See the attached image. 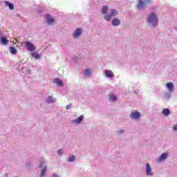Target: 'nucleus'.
Returning a JSON list of instances; mask_svg holds the SVG:
<instances>
[{
	"instance_id": "1",
	"label": "nucleus",
	"mask_w": 177,
	"mask_h": 177,
	"mask_svg": "<svg viewBox=\"0 0 177 177\" xmlns=\"http://www.w3.org/2000/svg\"><path fill=\"white\" fill-rule=\"evenodd\" d=\"M147 21L151 27H156L157 26V23H158V19H157V16L154 12H152L147 19Z\"/></svg>"
},
{
	"instance_id": "2",
	"label": "nucleus",
	"mask_w": 177,
	"mask_h": 177,
	"mask_svg": "<svg viewBox=\"0 0 177 177\" xmlns=\"http://www.w3.org/2000/svg\"><path fill=\"white\" fill-rule=\"evenodd\" d=\"M151 1L150 0H145V1L140 0L138 5L137 8L138 9H143L145 6H146L147 3H151Z\"/></svg>"
},
{
	"instance_id": "3",
	"label": "nucleus",
	"mask_w": 177,
	"mask_h": 177,
	"mask_svg": "<svg viewBox=\"0 0 177 177\" xmlns=\"http://www.w3.org/2000/svg\"><path fill=\"white\" fill-rule=\"evenodd\" d=\"M26 46L28 50H29L30 52H32V50H35V49H36L35 46H34V44H32V43H31L30 41L26 42Z\"/></svg>"
},
{
	"instance_id": "4",
	"label": "nucleus",
	"mask_w": 177,
	"mask_h": 177,
	"mask_svg": "<svg viewBox=\"0 0 177 177\" xmlns=\"http://www.w3.org/2000/svg\"><path fill=\"white\" fill-rule=\"evenodd\" d=\"M39 167L42 168L40 173V176L44 177L45 176V173L46 172V165H45V162H41Z\"/></svg>"
},
{
	"instance_id": "5",
	"label": "nucleus",
	"mask_w": 177,
	"mask_h": 177,
	"mask_svg": "<svg viewBox=\"0 0 177 177\" xmlns=\"http://www.w3.org/2000/svg\"><path fill=\"white\" fill-rule=\"evenodd\" d=\"M45 18L46 19L48 24L50 26L52 24H54L55 23V18L52 17L50 15L46 14L45 15Z\"/></svg>"
},
{
	"instance_id": "6",
	"label": "nucleus",
	"mask_w": 177,
	"mask_h": 177,
	"mask_svg": "<svg viewBox=\"0 0 177 177\" xmlns=\"http://www.w3.org/2000/svg\"><path fill=\"white\" fill-rule=\"evenodd\" d=\"M146 174L147 175H150L151 176H153V173H151V166L150 164L147 163L146 165Z\"/></svg>"
},
{
	"instance_id": "7",
	"label": "nucleus",
	"mask_w": 177,
	"mask_h": 177,
	"mask_svg": "<svg viewBox=\"0 0 177 177\" xmlns=\"http://www.w3.org/2000/svg\"><path fill=\"white\" fill-rule=\"evenodd\" d=\"M81 34H82V29L77 28L76 29L75 32L73 33V37L75 38H78V37H80Z\"/></svg>"
},
{
	"instance_id": "8",
	"label": "nucleus",
	"mask_w": 177,
	"mask_h": 177,
	"mask_svg": "<svg viewBox=\"0 0 177 177\" xmlns=\"http://www.w3.org/2000/svg\"><path fill=\"white\" fill-rule=\"evenodd\" d=\"M130 116L131 118L138 120V118H140V113L139 112H132Z\"/></svg>"
},
{
	"instance_id": "9",
	"label": "nucleus",
	"mask_w": 177,
	"mask_h": 177,
	"mask_svg": "<svg viewBox=\"0 0 177 177\" xmlns=\"http://www.w3.org/2000/svg\"><path fill=\"white\" fill-rule=\"evenodd\" d=\"M168 157V153H163L160 156V157L158 158L159 161H164V160H167V158Z\"/></svg>"
},
{
	"instance_id": "10",
	"label": "nucleus",
	"mask_w": 177,
	"mask_h": 177,
	"mask_svg": "<svg viewBox=\"0 0 177 177\" xmlns=\"http://www.w3.org/2000/svg\"><path fill=\"white\" fill-rule=\"evenodd\" d=\"M120 19L115 18L113 19L112 21V26H114L115 27L117 26H120Z\"/></svg>"
},
{
	"instance_id": "11",
	"label": "nucleus",
	"mask_w": 177,
	"mask_h": 177,
	"mask_svg": "<svg viewBox=\"0 0 177 177\" xmlns=\"http://www.w3.org/2000/svg\"><path fill=\"white\" fill-rule=\"evenodd\" d=\"M82 120H84V115H80L77 119L73 120L75 124H81Z\"/></svg>"
},
{
	"instance_id": "12",
	"label": "nucleus",
	"mask_w": 177,
	"mask_h": 177,
	"mask_svg": "<svg viewBox=\"0 0 177 177\" xmlns=\"http://www.w3.org/2000/svg\"><path fill=\"white\" fill-rule=\"evenodd\" d=\"M4 3H6V5H7V6H8V8L10 9V10H13L15 9V6H13V3L8 1H5Z\"/></svg>"
},
{
	"instance_id": "13",
	"label": "nucleus",
	"mask_w": 177,
	"mask_h": 177,
	"mask_svg": "<svg viewBox=\"0 0 177 177\" xmlns=\"http://www.w3.org/2000/svg\"><path fill=\"white\" fill-rule=\"evenodd\" d=\"M166 86L167 89H169L170 92H172L174 91V84H172V82H168Z\"/></svg>"
},
{
	"instance_id": "14",
	"label": "nucleus",
	"mask_w": 177,
	"mask_h": 177,
	"mask_svg": "<svg viewBox=\"0 0 177 177\" xmlns=\"http://www.w3.org/2000/svg\"><path fill=\"white\" fill-rule=\"evenodd\" d=\"M105 75L109 78L114 77V73L111 71H105Z\"/></svg>"
},
{
	"instance_id": "15",
	"label": "nucleus",
	"mask_w": 177,
	"mask_h": 177,
	"mask_svg": "<svg viewBox=\"0 0 177 177\" xmlns=\"http://www.w3.org/2000/svg\"><path fill=\"white\" fill-rule=\"evenodd\" d=\"M162 114L163 115H165V117H168L171 114V111L168 109H165L162 110Z\"/></svg>"
},
{
	"instance_id": "16",
	"label": "nucleus",
	"mask_w": 177,
	"mask_h": 177,
	"mask_svg": "<svg viewBox=\"0 0 177 177\" xmlns=\"http://www.w3.org/2000/svg\"><path fill=\"white\" fill-rule=\"evenodd\" d=\"M54 82L58 85V86H63V81L60 79H55Z\"/></svg>"
},
{
	"instance_id": "17",
	"label": "nucleus",
	"mask_w": 177,
	"mask_h": 177,
	"mask_svg": "<svg viewBox=\"0 0 177 177\" xmlns=\"http://www.w3.org/2000/svg\"><path fill=\"white\" fill-rule=\"evenodd\" d=\"M107 10H109V7H107V6H103L102 8V15H106Z\"/></svg>"
},
{
	"instance_id": "18",
	"label": "nucleus",
	"mask_w": 177,
	"mask_h": 177,
	"mask_svg": "<svg viewBox=\"0 0 177 177\" xmlns=\"http://www.w3.org/2000/svg\"><path fill=\"white\" fill-rule=\"evenodd\" d=\"M1 44H3V45H8V39H6V37H2L1 38Z\"/></svg>"
},
{
	"instance_id": "19",
	"label": "nucleus",
	"mask_w": 177,
	"mask_h": 177,
	"mask_svg": "<svg viewBox=\"0 0 177 177\" xmlns=\"http://www.w3.org/2000/svg\"><path fill=\"white\" fill-rule=\"evenodd\" d=\"M10 52L12 55H16L17 53V50L15 47H10Z\"/></svg>"
},
{
	"instance_id": "20",
	"label": "nucleus",
	"mask_w": 177,
	"mask_h": 177,
	"mask_svg": "<svg viewBox=\"0 0 177 177\" xmlns=\"http://www.w3.org/2000/svg\"><path fill=\"white\" fill-rule=\"evenodd\" d=\"M117 15H118V12L115 10H111V16L112 17H115L117 16Z\"/></svg>"
},
{
	"instance_id": "21",
	"label": "nucleus",
	"mask_w": 177,
	"mask_h": 177,
	"mask_svg": "<svg viewBox=\"0 0 177 177\" xmlns=\"http://www.w3.org/2000/svg\"><path fill=\"white\" fill-rule=\"evenodd\" d=\"M109 97H110V100H111V102H115V100H117V97L115 95H114V94L109 95Z\"/></svg>"
},
{
	"instance_id": "22",
	"label": "nucleus",
	"mask_w": 177,
	"mask_h": 177,
	"mask_svg": "<svg viewBox=\"0 0 177 177\" xmlns=\"http://www.w3.org/2000/svg\"><path fill=\"white\" fill-rule=\"evenodd\" d=\"M46 102L47 103H53L55 102V100H53V97L52 96H48Z\"/></svg>"
},
{
	"instance_id": "23",
	"label": "nucleus",
	"mask_w": 177,
	"mask_h": 177,
	"mask_svg": "<svg viewBox=\"0 0 177 177\" xmlns=\"http://www.w3.org/2000/svg\"><path fill=\"white\" fill-rule=\"evenodd\" d=\"M104 17L105 20H106L107 21H109V20H111V15H105Z\"/></svg>"
},
{
	"instance_id": "24",
	"label": "nucleus",
	"mask_w": 177,
	"mask_h": 177,
	"mask_svg": "<svg viewBox=\"0 0 177 177\" xmlns=\"http://www.w3.org/2000/svg\"><path fill=\"white\" fill-rule=\"evenodd\" d=\"M31 55L35 58V59H39V55H38V53H32Z\"/></svg>"
},
{
	"instance_id": "25",
	"label": "nucleus",
	"mask_w": 177,
	"mask_h": 177,
	"mask_svg": "<svg viewBox=\"0 0 177 177\" xmlns=\"http://www.w3.org/2000/svg\"><path fill=\"white\" fill-rule=\"evenodd\" d=\"M91 69H87L84 71V75H89V74H91Z\"/></svg>"
},
{
	"instance_id": "26",
	"label": "nucleus",
	"mask_w": 177,
	"mask_h": 177,
	"mask_svg": "<svg viewBox=\"0 0 177 177\" xmlns=\"http://www.w3.org/2000/svg\"><path fill=\"white\" fill-rule=\"evenodd\" d=\"M74 160H75V156H72L69 157L68 161H69V162H73V161H74Z\"/></svg>"
},
{
	"instance_id": "27",
	"label": "nucleus",
	"mask_w": 177,
	"mask_h": 177,
	"mask_svg": "<svg viewBox=\"0 0 177 177\" xmlns=\"http://www.w3.org/2000/svg\"><path fill=\"white\" fill-rule=\"evenodd\" d=\"M173 131H177V124H175V125L173 127Z\"/></svg>"
},
{
	"instance_id": "28",
	"label": "nucleus",
	"mask_w": 177,
	"mask_h": 177,
	"mask_svg": "<svg viewBox=\"0 0 177 177\" xmlns=\"http://www.w3.org/2000/svg\"><path fill=\"white\" fill-rule=\"evenodd\" d=\"M58 154H63V150L59 149L58 150Z\"/></svg>"
},
{
	"instance_id": "29",
	"label": "nucleus",
	"mask_w": 177,
	"mask_h": 177,
	"mask_svg": "<svg viewBox=\"0 0 177 177\" xmlns=\"http://www.w3.org/2000/svg\"><path fill=\"white\" fill-rule=\"evenodd\" d=\"M70 107H71V104H70L69 105H67L66 110H68V109H70Z\"/></svg>"
},
{
	"instance_id": "30",
	"label": "nucleus",
	"mask_w": 177,
	"mask_h": 177,
	"mask_svg": "<svg viewBox=\"0 0 177 177\" xmlns=\"http://www.w3.org/2000/svg\"><path fill=\"white\" fill-rule=\"evenodd\" d=\"M13 44H17V39L12 41Z\"/></svg>"
},
{
	"instance_id": "31",
	"label": "nucleus",
	"mask_w": 177,
	"mask_h": 177,
	"mask_svg": "<svg viewBox=\"0 0 177 177\" xmlns=\"http://www.w3.org/2000/svg\"><path fill=\"white\" fill-rule=\"evenodd\" d=\"M53 177H59L57 174H54Z\"/></svg>"
},
{
	"instance_id": "32",
	"label": "nucleus",
	"mask_w": 177,
	"mask_h": 177,
	"mask_svg": "<svg viewBox=\"0 0 177 177\" xmlns=\"http://www.w3.org/2000/svg\"><path fill=\"white\" fill-rule=\"evenodd\" d=\"M122 132H124L123 131H120V133H122Z\"/></svg>"
}]
</instances>
